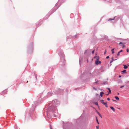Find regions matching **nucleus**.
Returning a JSON list of instances; mask_svg holds the SVG:
<instances>
[{
	"label": "nucleus",
	"mask_w": 129,
	"mask_h": 129,
	"mask_svg": "<svg viewBox=\"0 0 129 129\" xmlns=\"http://www.w3.org/2000/svg\"><path fill=\"white\" fill-rule=\"evenodd\" d=\"M107 103V102H104V103H103V104H104L106 107H108V105Z\"/></svg>",
	"instance_id": "39448f33"
},
{
	"label": "nucleus",
	"mask_w": 129,
	"mask_h": 129,
	"mask_svg": "<svg viewBox=\"0 0 129 129\" xmlns=\"http://www.w3.org/2000/svg\"><path fill=\"white\" fill-rule=\"evenodd\" d=\"M101 69H103V66H101Z\"/></svg>",
	"instance_id": "a18cd8bd"
},
{
	"label": "nucleus",
	"mask_w": 129,
	"mask_h": 129,
	"mask_svg": "<svg viewBox=\"0 0 129 129\" xmlns=\"http://www.w3.org/2000/svg\"><path fill=\"white\" fill-rule=\"evenodd\" d=\"M65 61V60L64 59L63 60V63H64Z\"/></svg>",
	"instance_id": "72a5a7b5"
},
{
	"label": "nucleus",
	"mask_w": 129,
	"mask_h": 129,
	"mask_svg": "<svg viewBox=\"0 0 129 129\" xmlns=\"http://www.w3.org/2000/svg\"><path fill=\"white\" fill-rule=\"evenodd\" d=\"M114 49H113L111 50V51H112V54L114 53Z\"/></svg>",
	"instance_id": "aec40b11"
},
{
	"label": "nucleus",
	"mask_w": 129,
	"mask_h": 129,
	"mask_svg": "<svg viewBox=\"0 0 129 129\" xmlns=\"http://www.w3.org/2000/svg\"><path fill=\"white\" fill-rule=\"evenodd\" d=\"M107 100L108 101H109L110 100V99L109 98H107Z\"/></svg>",
	"instance_id": "4c0bfd02"
},
{
	"label": "nucleus",
	"mask_w": 129,
	"mask_h": 129,
	"mask_svg": "<svg viewBox=\"0 0 129 129\" xmlns=\"http://www.w3.org/2000/svg\"><path fill=\"white\" fill-rule=\"evenodd\" d=\"M125 129H128L127 128H126Z\"/></svg>",
	"instance_id": "864d4df0"
},
{
	"label": "nucleus",
	"mask_w": 129,
	"mask_h": 129,
	"mask_svg": "<svg viewBox=\"0 0 129 129\" xmlns=\"http://www.w3.org/2000/svg\"><path fill=\"white\" fill-rule=\"evenodd\" d=\"M124 47H125V46H124V44H123V46L122 47V48H124Z\"/></svg>",
	"instance_id": "2f4dec72"
},
{
	"label": "nucleus",
	"mask_w": 129,
	"mask_h": 129,
	"mask_svg": "<svg viewBox=\"0 0 129 129\" xmlns=\"http://www.w3.org/2000/svg\"><path fill=\"white\" fill-rule=\"evenodd\" d=\"M54 9H52L50 11V12H49V13H51L50 14V15L51 14H52V13H53V12H54V11H55L57 9H56V10H54V11H53V10H54Z\"/></svg>",
	"instance_id": "20e7f679"
},
{
	"label": "nucleus",
	"mask_w": 129,
	"mask_h": 129,
	"mask_svg": "<svg viewBox=\"0 0 129 129\" xmlns=\"http://www.w3.org/2000/svg\"><path fill=\"white\" fill-rule=\"evenodd\" d=\"M97 113L98 114V115L101 118H102V116L101 115V114L98 111H97Z\"/></svg>",
	"instance_id": "9b49d317"
},
{
	"label": "nucleus",
	"mask_w": 129,
	"mask_h": 129,
	"mask_svg": "<svg viewBox=\"0 0 129 129\" xmlns=\"http://www.w3.org/2000/svg\"><path fill=\"white\" fill-rule=\"evenodd\" d=\"M87 62H88V58L87 59Z\"/></svg>",
	"instance_id": "a19ab883"
},
{
	"label": "nucleus",
	"mask_w": 129,
	"mask_h": 129,
	"mask_svg": "<svg viewBox=\"0 0 129 129\" xmlns=\"http://www.w3.org/2000/svg\"><path fill=\"white\" fill-rule=\"evenodd\" d=\"M126 51L127 52H129V50L128 49H126Z\"/></svg>",
	"instance_id": "c9c22d12"
},
{
	"label": "nucleus",
	"mask_w": 129,
	"mask_h": 129,
	"mask_svg": "<svg viewBox=\"0 0 129 129\" xmlns=\"http://www.w3.org/2000/svg\"><path fill=\"white\" fill-rule=\"evenodd\" d=\"M35 76V77L36 78H37V76L36 75Z\"/></svg>",
	"instance_id": "49530a36"
},
{
	"label": "nucleus",
	"mask_w": 129,
	"mask_h": 129,
	"mask_svg": "<svg viewBox=\"0 0 129 129\" xmlns=\"http://www.w3.org/2000/svg\"><path fill=\"white\" fill-rule=\"evenodd\" d=\"M115 18V17H114V18H110L108 20L110 21V20H114Z\"/></svg>",
	"instance_id": "f3484780"
},
{
	"label": "nucleus",
	"mask_w": 129,
	"mask_h": 129,
	"mask_svg": "<svg viewBox=\"0 0 129 129\" xmlns=\"http://www.w3.org/2000/svg\"><path fill=\"white\" fill-rule=\"evenodd\" d=\"M104 93L103 92H100V95L101 97H102L103 96V94H104Z\"/></svg>",
	"instance_id": "ddd939ff"
},
{
	"label": "nucleus",
	"mask_w": 129,
	"mask_h": 129,
	"mask_svg": "<svg viewBox=\"0 0 129 129\" xmlns=\"http://www.w3.org/2000/svg\"><path fill=\"white\" fill-rule=\"evenodd\" d=\"M15 129H19L18 128V127H16L15 128Z\"/></svg>",
	"instance_id": "58836bf2"
},
{
	"label": "nucleus",
	"mask_w": 129,
	"mask_h": 129,
	"mask_svg": "<svg viewBox=\"0 0 129 129\" xmlns=\"http://www.w3.org/2000/svg\"><path fill=\"white\" fill-rule=\"evenodd\" d=\"M76 35L75 36H73L72 38L73 39H74V38H76Z\"/></svg>",
	"instance_id": "412c9836"
},
{
	"label": "nucleus",
	"mask_w": 129,
	"mask_h": 129,
	"mask_svg": "<svg viewBox=\"0 0 129 129\" xmlns=\"http://www.w3.org/2000/svg\"><path fill=\"white\" fill-rule=\"evenodd\" d=\"M122 72H123L124 73L126 74V70H124L123 71H122Z\"/></svg>",
	"instance_id": "6ab92c4d"
},
{
	"label": "nucleus",
	"mask_w": 129,
	"mask_h": 129,
	"mask_svg": "<svg viewBox=\"0 0 129 129\" xmlns=\"http://www.w3.org/2000/svg\"><path fill=\"white\" fill-rule=\"evenodd\" d=\"M109 56H108L106 57V58L107 59H108V58H109Z\"/></svg>",
	"instance_id": "7c9ffc66"
},
{
	"label": "nucleus",
	"mask_w": 129,
	"mask_h": 129,
	"mask_svg": "<svg viewBox=\"0 0 129 129\" xmlns=\"http://www.w3.org/2000/svg\"><path fill=\"white\" fill-rule=\"evenodd\" d=\"M110 108L113 110V111L114 112H115V109L114 107H110Z\"/></svg>",
	"instance_id": "1a4fd4ad"
},
{
	"label": "nucleus",
	"mask_w": 129,
	"mask_h": 129,
	"mask_svg": "<svg viewBox=\"0 0 129 129\" xmlns=\"http://www.w3.org/2000/svg\"><path fill=\"white\" fill-rule=\"evenodd\" d=\"M7 92V90H5L4 92Z\"/></svg>",
	"instance_id": "37998d69"
},
{
	"label": "nucleus",
	"mask_w": 129,
	"mask_h": 129,
	"mask_svg": "<svg viewBox=\"0 0 129 129\" xmlns=\"http://www.w3.org/2000/svg\"><path fill=\"white\" fill-rule=\"evenodd\" d=\"M58 55L60 56V57L61 58L62 57H63L64 56L63 55V51L62 50H60V52H59V51H58Z\"/></svg>",
	"instance_id": "f03ea898"
},
{
	"label": "nucleus",
	"mask_w": 129,
	"mask_h": 129,
	"mask_svg": "<svg viewBox=\"0 0 129 129\" xmlns=\"http://www.w3.org/2000/svg\"><path fill=\"white\" fill-rule=\"evenodd\" d=\"M109 94V93H107V94H106V95H108V94Z\"/></svg>",
	"instance_id": "79ce46f5"
},
{
	"label": "nucleus",
	"mask_w": 129,
	"mask_h": 129,
	"mask_svg": "<svg viewBox=\"0 0 129 129\" xmlns=\"http://www.w3.org/2000/svg\"><path fill=\"white\" fill-rule=\"evenodd\" d=\"M100 59V57L99 56H96V60H99Z\"/></svg>",
	"instance_id": "9d476101"
},
{
	"label": "nucleus",
	"mask_w": 129,
	"mask_h": 129,
	"mask_svg": "<svg viewBox=\"0 0 129 129\" xmlns=\"http://www.w3.org/2000/svg\"><path fill=\"white\" fill-rule=\"evenodd\" d=\"M101 61L99 60H95V63L96 65H98L99 64H100L101 63Z\"/></svg>",
	"instance_id": "7ed1b4c3"
},
{
	"label": "nucleus",
	"mask_w": 129,
	"mask_h": 129,
	"mask_svg": "<svg viewBox=\"0 0 129 129\" xmlns=\"http://www.w3.org/2000/svg\"><path fill=\"white\" fill-rule=\"evenodd\" d=\"M123 51L122 50H120L118 52V53L117 54V55L118 56H119V55L120 54V52H122Z\"/></svg>",
	"instance_id": "4468645a"
},
{
	"label": "nucleus",
	"mask_w": 129,
	"mask_h": 129,
	"mask_svg": "<svg viewBox=\"0 0 129 129\" xmlns=\"http://www.w3.org/2000/svg\"><path fill=\"white\" fill-rule=\"evenodd\" d=\"M87 50H85V52H84V54H86L87 53Z\"/></svg>",
	"instance_id": "bb28decb"
},
{
	"label": "nucleus",
	"mask_w": 129,
	"mask_h": 129,
	"mask_svg": "<svg viewBox=\"0 0 129 129\" xmlns=\"http://www.w3.org/2000/svg\"><path fill=\"white\" fill-rule=\"evenodd\" d=\"M95 81H96V82H95V83L96 84L98 83V80L96 81V80H95Z\"/></svg>",
	"instance_id": "cd10ccee"
},
{
	"label": "nucleus",
	"mask_w": 129,
	"mask_h": 129,
	"mask_svg": "<svg viewBox=\"0 0 129 129\" xmlns=\"http://www.w3.org/2000/svg\"><path fill=\"white\" fill-rule=\"evenodd\" d=\"M60 104L59 101L57 99L54 100L50 102L48 106V110L47 111H52L56 114L57 113V110L56 107Z\"/></svg>",
	"instance_id": "f257e3e1"
},
{
	"label": "nucleus",
	"mask_w": 129,
	"mask_h": 129,
	"mask_svg": "<svg viewBox=\"0 0 129 129\" xmlns=\"http://www.w3.org/2000/svg\"><path fill=\"white\" fill-rule=\"evenodd\" d=\"M94 50H93V51H92V54H93L94 53Z\"/></svg>",
	"instance_id": "e433bc0d"
},
{
	"label": "nucleus",
	"mask_w": 129,
	"mask_h": 129,
	"mask_svg": "<svg viewBox=\"0 0 129 129\" xmlns=\"http://www.w3.org/2000/svg\"><path fill=\"white\" fill-rule=\"evenodd\" d=\"M63 129H64V128H63Z\"/></svg>",
	"instance_id": "5fc2aeb1"
},
{
	"label": "nucleus",
	"mask_w": 129,
	"mask_h": 129,
	"mask_svg": "<svg viewBox=\"0 0 129 129\" xmlns=\"http://www.w3.org/2000/svg\"><path fill=\"white\" fill-rule=\"evenodd\" d=\"M53 115L54 117H56V115L55 114H53Z\"/></svg>",
	"instance_id": "c85d7f7f"
},
{
	"label": "nucleus",
	"mask_w": 129,
	"mask_h": 129,
	"mask_svg": "<svg viewBox=\"0 0 129 129\" xmlns=\"http://www.w3.org/2000/svg\"><path fill=\"white\" fill-rule=\"evenodd\" d=\"M63 123H64V122L63 121Z\"/></svg>",
	"instance_id": "603ef678"
},
{
	"label": "nucleus",
	"mask_w": 129,
	"mask_h": 129,
	"mask_svg": "<svg viewBox=\"0 0 129 129\" xmlns=\"http://www.w3.org/2000/svg\"><path fill=\"white\" fill-rule=\"evenodd\" d=\"M101 103L103 104V103H104V100H100Z\"/></svg>",
	"instance_id": "5701e85b"
},
{
	"label": "nucleus",
	"mask_w": 129,
	"mask_h": 129,
	"mask_svg": "<svg viewBox=\"0 0 129 129\" xmlns=\"http://www.w3.org/2000/svg\"><path fill=\"white\" fill-rule=\"evenodd\" d=\"M96 129H99V126L98 125V126H96Z\"/></svg>",
	"instance_id": "393cba45"
},
{
	"label": "nucleus",
	"mask_w": 129,
	"mask_h": 129,
	"mask_svg": "<svg viewBox=\"0 0 129 129\" xmlns=\"http://www.w3.org/2000/svg\"><path fill=\"white\" fill-rule=\"evenodd\" d=\"M123 44L122 43V42H120L119 43V45H120V44Z\"/></svg>",
	"instance_id": "c756f323"
},
{
	"label": "nucleus",
	"mask_w": 129,
	"mask_h": 129,
	"mask_svg": "<svg viewBox=\"0 0 129 129\" xmlns=\"http://www.w3.org/2000/svg\"><path fill=\"white\" fill-rule=\"evenodd\" d=\"M102 84H103L104 85H106L107 84V82H104L103 83H102Z\"/></svg>",
	"instance_id": "a211bd4d"
},
{
	"label": "nucleus",
	"mask_w": 129,
	"mask_h": 129,
	"mask_svg": "<svg viewBox=\"0 0 129 129\" xmlns=\"http://www.w3.org/2000/svg\"><path fill=\"white\" fill-rule=\"evenodd\" d=\"M112 101H115V102H116V100H113V99L112 100Z\"/></svg>",
	"instance_id": "ea45409f"
},
{
	"label": "nucleus",
	"mask_w": 129,
	"mask_h": 129,
	"mask_svg": "<svg viewBox=\"0 0 129 129\" xmlns=\"http://www.w3.org/2000/svg\"><path fill=\"white\" fill-rule=\"evenodd\" d=\"M33 43H32L31 45V47L32 48H33Z\"/></svg>",
	"instance_id": "f704fd0d"
},
{
	"label": "nucleus",
	"mask_w": 129,
	"mask_h": 129,
	"mask_svg": "<svg viewBox=\"0 0 129 129\" xmlns=\"http://www.w3.org/2000/svg\"><path fill=\"white\" fill-rule=\"evenodd\" d=\"M111 63V64H110V66H111V65H112L111 63Z\"/></svg>",
	"instance_id": "de8ad7c7"
},
{
	"label": "nucleus",
	"mask_w": 129,
	"mask_h": 129,
	"mask_svg": "<svg viewBox=\"0 0 129 129\" xmlns=\"http://www.w3.org/2000/svg\"><path fill=\"white\" fill-rule=\"evenodd\" d=\"M119 78H120V77H121V76H120V75H119Z\"/></svg>",
	"instance_id": "c03bdc74"
},
{
	"label": "nucleus",
	"mask_w": 129,
	"mask_h": 129,
	"mask_svg": "<svg viewBox=\"0 0 129 129\" xmlns=\"http://www.w3.org/2000/svg\"><path fill=\"white\" fill-rule=\"evenodd\" d=\"M119 93H117V94L119 95Z\"/></svg>",
	"instance_id": "8fccbe9b"
},
{
	"label": "nucleus",
	"mask_w": 129,
	"mask_h": 129,
	"mask_svg": "<svg viewBox=\"0 0 129 129\" xmlns=\"http://www.w3.org/2000/svg\"><path fill=\"white\" fill-rule=\"evenodd\" d=\"M96 117V122H97V123L98 124H99V121H98V120L97 118V117Z\"/></svg>",
	"instance_id": "4be33fe9"
},
{
	"label": "nucleus",
	"mask_w": 129,
	"mask_h": 129,
	"mask_svg": "<svg viewBox=\"0 0 129 129\" xmlns=\"http://www.w3.org/2000/svg\"><path fill=\"white\" fill-rule=\"evenodd\" d=\"M114 98L117 100H119V98L117 96H115Z\"/></svg>",
	"instance_id": "dca6fc26"
},
{
	"label": "nucleus",
	"mask_w": 129,
	"mask_h": 129,
	"mask_svg": "<svg viewBox=\"0 0 129 129\" xmlns=\"http://www.w3.org/2000/svg\"><path fill=\"white\" fill-rule=\"evenodd\" d=\"M124 85H122V86H120V88H123V87H124Z\"/></svg>",
	"instance_id": "a878e982"
},
{
	"label": "nucleus",
	"mask_w": 129,
	"mask_h": 129,
	"mask_svg": "<svg viewBox=\"0 0 129 129\" xmlns=\"http://www.w3.org/2000/svg\"><path fill=\"white\" fill-rule=\"evenodd\" d=\"M53 94L51 92H48V96H50L51 95H52V94Z\"/></svg>",
	"instance_id": "6e6552de"
},
{
	"label": "nucleus",
	"mask_w": 129,
	"mask_h": 129,
	"mask_svg": "<svg viewBox=\"0 0 129 129\" xmlns=\"http://www.w3.org/2000/svg\"><path fill=\"white\" fill-rule=\"evenodd\" d=\"M107 89H108L109 91V94H110L111 92V91L110 88H107Z\"/></svg>",
	"instance_id": "2eb2a0df"
},
{
	"label": "nucleus",
	"mask_w": 129,
	"mask_h": 129,
	"mask_svg": "<svg viewBox=\"0 0 129 129\" xmlns=\"http://www.w3.org/2000/svg\"><path fill=\"white\" fill-rule=\"evenodd\" d=\"M112 60H111L110 61V63H111L112 62L114 61H115L117 59H113V57L112 58Z\"/></svg>",
	"instance_id": "0eeeda50"
},
{
	"label": "nucleus",
	"mask_w": 129,
	"mask_h": 129,
	"mask_svg": "<svg viewBox=\"0 0 129 129\" xmlns=\"http://www.w3.org/2000/svg\"><path fill=\"white\" fill-rule=\"evenodd\" d=\"M95 104L96 105H97V106H99V105L98 104V102H95Z\"/></svg>",
	"instance_id": "b1692460"
},
{
	"label": "nucleus",
	"mask_w": 129,
	"mask_h": 129,
	"mask_svg": "<svg viewBox=\"0 0 129 129\" xmlns=\"http://www.w3.org/2000/svg\"><path fill=\"white\" fill-rule=\"evenodd\" d=\"M124 66V68L125 69H126L128 68V67L126 65H125L123 66Z\"/></svg>",
	"instance_id": "f8f14e48"
},
{
	"label": "nucleus",
	"mask_w": 129,
	"mask_h": 129,
	"mask_svg": "<svg viewBox=\"0 0 129 129\" xmlns=\"http://www.w3.org/2000/svg\"><path fill=\"white\" fill-rule=\"evenodd\" d=\"M83 60V59L82 58H79V63L80 65H81V62H82V61Z\"/></svg>",
	"instance_id": "423d86ee"
},
{
	"label": "nucleus",
	"mask_w": 129,
	"mask_h": 129,
	"mask_svg": "<svg viewBox=\"0 0 129 129\" xmlns=\"http://www.w3.org/2000/svg\"><path fill=\"white\" fill-rule=\"evenodd\" d=\"M106 53V50H105V51L104 53V54H105Z\"/></svg>",
	"instance_id": "473e14b6"
},
{
	"label": "nucleus",
	"mask_w": 129,
	"mask_h": 129,
	"mask_svg": "<svg viewBox=\"0 0 129 129\" xmlns=\"http://www.w3.org/2000/svg\"><path fill=\"white\" fill-rule=\"evenodd\" d=\"M77 89V88H76V89H75V90H76V89Z\"/></svg>",
	"instance_id": "3c124183"
},
{
	"label": "nucleus",
	"mask_w": 129,
	"mask_h": 129,
	"mask_svg": "<svg viewBox=\"0 0 129 129\" xmlns=\"http://www.w3.org/2000/svg\"><path fill=\"white\" fill-rule=\"evenodd\" d=\"M50 128H51V129H52L51 128V126H50Z\"/></svg>",
	"instance_id": "09e8293b"
}]
</instances>
